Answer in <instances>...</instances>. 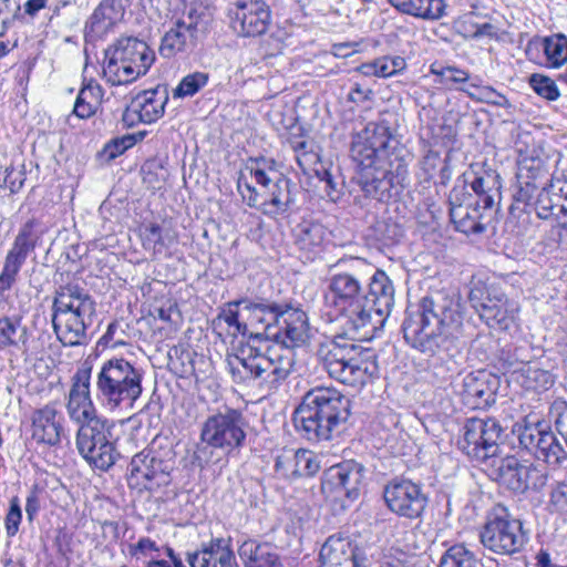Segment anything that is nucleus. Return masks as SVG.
Masks as SVG:
<instances>
[{
  "label": "nucleus",
  "mask_w": 567,
  "mask_h": 567,
  "mask_svg": "<svg viewBox=\"0 0 567 567\" xmlns=\"http://www.w3.org/2000/svg\"><path fill=\"white\" fill-rule=\"evenodd\" d=\"M328 279L326 305L342 317L344 334L372 339L384 326L394 306L392 280L362 258H342Z\"/></svg>",
  "instance_id": "obj_1"
},
{
  "label": "nucleus",
  "mask_w": 567,
  "mask_h": 567,
  "mask_svg": "<svg viewBox=\"0 0 567 567\" xmlns=\"http://www.w3.org/2000/svg\"><path fill=\"white\" fill-rule=\"evenodd\" d=\"M350 156L365 196L383 202L406 174L408 151L385 121L370 122L352 135Z\"/></svg>",
  "instance_id": "obj_2"
},
{
  "label": "nucleus",
  "mask_w": 567,
  "mask_h": 567,
  "mask_svg": "<svg viewBox=\"0 0 567 567\" xmlns=\"http://www.w3.org/2000/svg\"><path fill=\"white\" fill-rule=\"evenodd\" d=\"M351 415V401L336 388L309 390L292 414L296 431L312 442L330 441L340 435Z\"/></svg>",
  "instance_id": "obj_3"
},
{
  "label": "nucleus",
  "mask_w": 567,
  "mask_h": 567,
  "mask_svg": "<svg viewBox=\"0 0 567 567\" xmlns=\"http://www.w3.org/2000/svg\"><path fill=\"white\" fill-rule=\"evenodd\" d=\"M231 380L239 385L258 388L264 395L278 390L295 365V353L289 348L271 346L266 353L251 347L226 354Z\"/></svg>",
  "instance_id": "obj_4"
},
{
  "label": "nucleus",
  "mask_w": 567,
  "mask_h": 567,
  "mask_svg": "<svg viewBox=\"0 0 567 567\" xmlns=\"http://www.w3.org/2000/svg\"><path fill=\"white\" fill-rule=\"evenodd\" d=\"M248 321L256 330L255 338L272 340L281 348L301 347L310 339V326L305 311L287 303L260 300L244 301Z\"/></svg>",
  "instance_id": "obj_5"
},
{
  "label": "nucleus",
  "mask_w": 567,
  "mask_h": 567,
  "mask_svg": "<svg viewBox=\"0 0 567 567\" xmlns=\"http://www.w3.org/2000/svg\"><path fill=\"white\" fill-rule=\"evenodd\" d=\"M338 336L319 346L317 355L331 379L360 388L372 381L379 372L375 355L354 343L350 336Z\"/></svg>",
  "instance_id": "obj_6"
},
{
  "label": "nucleus",
  "mask_w": 567,
  "mask_h": 567,
  "mask_svg": "<svg viewBox=\"0 0 567 567\" xmlns=\"http://www.w3.org/2000/svg\"><path fill=\"white\" fill-rule=\"evenodd\" d=\"M144 372L122 357L103 361L94 378L96 400L106 410L132 411L143 393Z\"/></svg>",
  "instance_id": "obj_7"
},
{
  "label": "nucleus",
  "mask_w": 567,
  "mask_h": 567,
  "mask_svg": "<svg viewBox=\"0 0 567 567\" xmlns=\"http://www.w3.org/2000/svg\"><path fill=\"white\" fill-rule=\"evenodd\" d=\"M95 313L96 303L83 288L72 284L59 287L51 318L58 340L65 347L85 343Z\"/></svg>",
  "instance_id": "obj_8"
},
{
  "label": "nucleus",
  "mask_w": 567,
  "mask_h": 567,
  "mask_svg": "<svg viewBox=\"0 0 567 567\" xmlns=\"http://www.w3.org/2000/svg\"><path fill=\"white\" fill-rule=\"evenodd\" d=\"M246 171L249 172L256 184L262 188V192H260L262 197L258 209L271 216L284 214L289 209L293 202L291 196L292 183L277 169L275 159L266 157L249 158Z\"/></svg>",
  "instance_id": "obj_9"
},
{
  "label": "nucleus",
  "mask_w": 567,
  "mask_h": 567,
  "mask_svg": "<svg viewBox=\"0 0 567 567\" xmlns=\"http://www.w3.org/2000/svg\"><path fill=\"white\" fill-rule=\"evenodd\" d=\"M113 431L114 423L104 416L79 426L75 445L79 454L91 466L107 471L120 457Z\"/></svg>",
  "instance_id": "obj_10"
},
{
  "label": "nucleus",
  "mask_w": 567,
  "mask_h": 567,
  "mask_svg": "<svg viewBox=\"0 0 567 567\" xmlns=\"http://www.w3.org/2000/svg\"><path fill=\"white\" fill-rule=\"evenodd\" d=\"M480 539L493 553L513 555L523 549L528 537L522 522L512 517L505 507L497 505L488 513Z\"/></svg>",
  "instance_id": "obj_11"
},
{
  "label": "nucleus",
  "mask_w": 567,
  "mask_h": 567,
  "mask_svg": "<svg viewBox=\"0 0 567 567\" xmlns=\"http://www.w3.org/2000/svg\"><path fill=\"white\" fill-rule=\"evenodd\" d=\"M247 427L248 422L240 410L225 408L205 420L202 425L200 440L207 446L230 454L244 446Z\"/></svg>",
  "instance_id": "obj_12"
},
{
  "label": "nucleus",
  "mask_w": 567,
  "mask_h": 567,
  "mask_svg": "<svg viewBox=\"0 0 567 567\" xmlns=\"http://www.w3.org/2000/svg\"><path fill=\"white\" fill-rule=\"evenodd\" d=\"M174 467L175 457L172 450L145 449L131 460L128 485L138 491H154L169 484Z\"/></svg>",
  "instance_id": "obj_13"
},
{
  "label": "nucleus",
  "mask_w": 567,
  "mask_h": 567,
  "mask_svg": "<svg viewBox=\"0 0 567 567\" xmlns=\"http://www.w3.org/2000/svg\"><path fill=\"white\" fill-rule=\"evenodd\" d=\"M503 427L496 419H468L457 441L460 450L470 458L492 468L493 460H499V440Z\"/></svg>",
  "instance_id": "obj_14"
},
{
  "label": "nucleus",
  "mask_w": 567,
  "mask_h": 567,
  "mask_svg": "<svg viewBox=\"0 0 567 567\" xmlns=\"http://www.w3.org/2000/svg\"><path fill=\"white\" fill-rule=\"evenodd\" d=\"M427 312H431L439 326V332L427 336V346H436L439 352L447 355L455 349L462 326V306L460 299L453 293L433 291L427 296Z\"/></svg>",
  "instance_id": "obj_15"
},
{
  "label": "nucleus",
  "mask_w": 567,
  "mask_h": 567,
  "mask_svg": "<svg viewBox=\"0 0 567 567\" xmlns=\"http://www.w3.org/2000/svg\"><path fill=\"white\" fill-rule=\"evenodd\" d=\"M492 475L501 484L516 493L538 491L547 483V473L532 463H522L516 456L507 455L493 460Z\"/></svg>",
  "instance_id": "obj_16"
},
{
  "label": "nucleus",
  "mask_w": 567,
  "mask_h": 567,
  "mask_svg": "<svg viewBox=\"0 0 567 567\" xmlns=\"http://www.w3.org/2000/svg\"><path fill=\"white\" fill-rule=\"evenodd\" d=\"M518 441L522 447L550 466H559L567 458V452L544 421L519 425Z\"/></svg>",
  "instance_id": "obj_17"
},
{
  "label": "nucleus",
  "mask_w": 567,
  "mask_h": 567,
  "mask_svg": "<svg viewBox=\"0 0 567 567\" xmlns=\"http://www.w3.org/2000/svg\"><path fill=\"white\" fill-rule=\"evenodd\" d=\"M206 34L205 21L189 14L177 19L165 32L159 45V54L172 59L178 54H190L203 41Z\"/></svg>",
  "instance_id": "obj_18"
},
{
  "label": "nucleus",
  "mask_w": 567,
  "mask_h": 567,
  "mask_svg": "<svg viewBox=\"0 0 567 567\" xmlns=\"http://www.w3.org/2000/svg\"><path fill=\"white\" fill-rule=\"evenodd\" d=\"M91 374L92 364L85 361L71 377L65 409L70 420L79 426L102 417L97 414L91 396Z\"/></svg>",
  "instance_id": "obj_19"
},
{
  "label": "nucleus",
  "mask_w": 567,
  "mask_h": 567,
  "mask_svg": "<svg viewBox=\"0 0 567 567\" xmlns=\"http://www.w3.org/2000/svg\"><path fill=\"white\" fill-rule=\"evenodd\" d=\"M363 477L362 464L353 460L341 462L324 472L321 484L322 492L334 499L344 496L348 501L353 502L360 495Z\"/></svg>",
  "instance_id": "obj_20"
},
{
  "label": "nucleus",
  "mask_w": 567,
  "mask_h": 567,
  "mask_svg": "<svg viewBox=\"0 0 567 567\" xmlns=\"http://www.w3.org/2000/svg\"><path fill=\"white\" fill-rule=\"evenodd\" d=\"M388 507L409 518L419 517L425 509V496L422 485L410 480H393L383 491Z\"/></svg>",
  "instance_id": "obj_21"
},
{
  "label": "nucleus",
  "mask_w": 567,
  "mask_h": 567,
  "mask_svg": "<svg viewBox=\"0 0 567 567\" xmlns=\"http://www.w3.org/2000/svg\"><path fill=\"white\" fill-rule=\"evenodd\" d=\"M369 558L363 548L353 545L341 533L329 536L319 551V567H368Z\"/></svg>",
  "instance_id": "obj_22"
},
{
  "label": "nucleus",
  "mask_w": 567,
  "mask_h": 567,
  "mask_svg": "<svg viewBox=\"0 0 567 567\" xmlns=\"http://www.w3.org/2000/svg\"><path fill=\"white\" fill-rule=\"evenodd\" d=\"M235 30L243 37L264 34L271 21V11L265 0H238L234 10Z\"/></svg>",
  "instance_id": "obj_23"
},
{
  "label": "nucleus",
  "mask_w": 567,
  "mask_h": 567,
  "mask_svg": "<svg viewBox=\"0 0 567 567\" xmlns=\"http://www.w3.org/2000/svg\"><path fill=\"white\" fill-rule=\"evenodd\" d=\"M64 417L55 404L49 403L31 414V435L38 444L58 446L64 435Z\"/></svg>",
  "instance_id": "obj_24"
},
{
  "label": "nucleus",
  "mask_w": 567,
  "mask_h": 567,
  "mask_svg": "<svg viewBox=\"0 0 567 567\" xmlns=\"http://www.w3.org/2000/svg\"><path fill=\"white\" fill-rule=\"evenodd\" d=\"M460 395L468 409H486L495 402V379L485 371L470 373L463 379Z\"/></svg>",
  "instance_id": "obj_25"
},
{
  "label": "nucleus",
  "mask_w": 567,
  "mask_h": 567,
  "mask_svg": "<svg viewBox=\"0 0 567 567\" xmlns=\"http://www.w3.org/2000/svg\"><path fill=\"white\" fill-rule=\"evenodd\" d=\"M464 186L454 187L449 197V217L454 224L455 229L470 234H482L485 230V225L482 223L483 214L481 206L476 204H463L460 202V196H464Z\"/></svg>",
  "instance_id": "obj_26"
},
{
  "label": "nucleus",
  "mask_w": 567,
  "mask_h": 567,
  "mask_svg": "<svg viewBox=\"0 0 567 567\" xmlns=\"http://www.w3.org/2000/svg\"><path fill=\"white\" fill-rule=\"evenodd\" d=\"M140 237L142 246L153 256H159L167 252L178 239L177 230L169 219H163L159 223L151 221L140 227Z\"/></svg>",
  "instance_id": "obj_27"
},
{
  "label": "nucleus",
  "mask_w": 567,
  "mask_h": 567,
  "mask_svg": "<svg viewBox=\"0 0 567 567\" xmlns=\"http://www.w3.org/2000/svg\"><path fill=\"white\" fill-rule=\"evenodd\" d=\"M190 567H238L229 540L214 538L202 549L188 555Z\"/></svg>",
  "instance_id": "obj_28"
},
{
  "label": "nucleus",
  "mask_w": 567,
  "mask_h": 567,
  "mask_svg": "<svg viewBox=\"0 0 567 567\" xmlns=\"http://www.w3.org/2000/svg\"><path fill=\"white\" fill-rule=\"evenodd\" d=\"M114 48L122 54L126 62L140 71V78L145 75L155 61V53L143 40L134 37L121 38Z\"/></svg>",
  "instance_id": "obj_29"
},
{
  "label": "nucleus",
  "mask_w": 567,
  "mask_h": 567,
  "mask_svg": "<svg viewBox=\"0 0 567 567\" xmlns=\"http://www.w3.org/2000/svg\"><path fill=\"white\" fill-rule=\"evenodd\" d=\"M425 297L417 300L414 307L411 303L405 311V319L402 324L403 338L405 342L421 353L425 349Z\"/></svg>",
  "instance_id": "obj_30"
},
{
  "label": "nucleus",
  "mask_w": 567,
  "mask_h": 567,
  "mask_svg": "<svg viewBox=\"0 0 567 567\" xmlns=\"http://www.w3.org/2000/svg\"><path fill=\"white\" fill-rule=\"evenodd\" d=\"M167 100L165 91L146 90L137 94L130 110L137 114L141 122L151 124L163 116Z\"/></svg>",
  "instance_id": "obj_31"
},
{
  "label": "nucleus",
  "mask_w": 567,
  "mask_h": 567,
  "mask_svg": "<svg viewBox=\"0 0 567 567\" xmlns=\"http://www.w3.org/2000/svg\"><path fill=\"white\" fill-rule=\"evenodd\" d=\"M238 555L245 567H281L276 548L269 543L245 540L238 548Z\"/></svg>",
  "instance_id": "obj_32"
},
{
  "label": "nucleus",
  "mask_w": 567,
  "mask_h": 567,
  "mask_svg": "<svg viewBox=\"0 0 567 567\" xmlns=\"http://www.w3.org/2000/svg\"><path fill=\"white\" fill-rule=\"evenodd\" d=\"M501 187V177L493 169H484L471 181V188L478 197L475 204L485 210L498 204Z\"/></svg>",
  "instance_id": "obj_33"
},
{
  "label": "nucleus",
  "mask_w": 567,
  "mask_h": 567,
  "mask_svg": "<svg viewBox=\"0 0 567 567\" xmlns=\"http://www.w3.org/2000/svg\"><path fill=\"white\" fill-rule=\"evenodd\" d=\"M478 316L489 328L506 331L514 324L515 309L504 296L487 297Z\"/></svg>",
  "instance_id": "obj_34"
},
{
  "label": "nucleus",
  "mask_w": 567,
  "mask_h": 567,
  "mask_svg": "<svg viewBox=\"0 0 567 567\" xmlns=\"http://www.w3.org/2000/svg\"><path fill=\"white\" fill-rule=\"evenodd\" d=\"M103 76L111 85H125L136 81L140 78V71L135 73L134 68L113 45L105 51Z\"/></svg>",
  "instance_id": "obj_35"
},
{
  "label": "nucleus",
  "mask_w": 567,
  "mask_h": 567,
  "mask_svg": "<svg viewBox=\"0 0 567 567\" xmlns=\"http://www.w3.org/2000/svg\"><path fill=\"white\" fill-rule=\"evenodd\" d=\"M39 240V235L34 230V221L28 220L19 229L14 238L12 247L6 256V261L22 268L28 256L34 251Z\"/></svg>",
  "instance_id": "obj_36"
},
{
  "label": "nucleus",
  "mask_w": 567,
  "mask_h": 567,
  "mask_svg": "<svg viewBox=\"0 0 567 567\" xmlns=\"http://www.w3.org/2000/svg\"><path fill=\"white\" fill-rule=\"evenodd\" d=\"M125 14L123 0H102L91 16L92 29L105 32L122 21Z\"/></svg>",
  "instance_id": "obj_37"
},
{
  "label": "nucleus",
  "mask_w": 567,
  "mask_h": 567,
  "mask_svg": "<svg viewBox=\"0 0 567 567\" xmlns=\"http://www.w3.org/2000/svg\"><path fill=\"white\" fill-rule=\"evenodd\" d=\"M326 236L324 227L319 223L303 220L295 228L296 245L300 250L316 252L320 249Z\"/></svg>",
  "instance_id": "obj_38"
},
{
  "label": "nucleus",
  "mask_w": 567,
  "mask_h": 567,
  "mask_svg": "<svg viewBox=\"0 0 567 567\" xmlns=\"http://www.w3.org/2000/svg\"><path fill=\"white\" fill-rule=\"evenodd\" d=\"M103 97V90L100 84L90 82L83 86L75 100L73 113L80 118L92 116Z\"/></svg>",
  "instance_id": "obj_39"
},
{
  "label": "nucleus",
  "mask_w": 567,
  "mask_h": 567,
  "mask_svg": "<svg viewBox=\"0 0 567 567\" xmlns=\"http://www.w3.org/2000/svg\"><path fill=\"white\" fill-rule=\"evenodd\" d=\"M369 237L383 247H391L401 240L403 229L391 218H380L369 228Z\"/></svg>",
  "instance_id": "obj_40"
},
{
  "label": "nucleus",
  "mask_w": 567,
  "mask_h": 567,
  "mask_svg": "<svg viewBox=\"0 0 567 567\" xmlns=\"http://www.w3.org/2000/svg\"><path fill=\"white\" fill-rule=\"evenodd\" d=\"M548 172L539 158H525L518 165L517 183L542 188L547 184Z\"/></svg>",
  "instance_id": "obj_41"
},
{
  "label": "nucleus",
  "mask_w": 567,
  "mask_h": 567,
  "mask_svg": "<svg viewBox=\"0 0 567 567\" xmlns=\"http://www.w3.org/2000/svg\"><path fill=\"white\" fill-rule=\"evenodd\" d=\"M244 301H247V298L227 302L214 320V324L220 326L221 322L226 323L229 329L228 333L233 337H237L238 334H246L248 330V323L239 321L238 311L239 307L244 309Z\"/></svg>",
  "instance_id": "obj_42"
},
{
  "label": "nucleus",
  "mask_w": 567,
  "mask_h": 567,
  "mask_svg": "<svg viewBox=\"0 0 567 567\" xmlns=\"http://www.w3.org/2000/svg\"><path fill=\"white\" fill-rule=\"evenodd\" d=\"M546 65L559 68L567 61V37L564 34H554L542 40L540 43Z\"/></svg>",
  "instance_id": "obj_43"
},
{
  "label": "nucleus",
  "mask_w": 567,
  "mask_h": 567,
  "mask_svg": "<svg viewBox=\"0 0 567 567\" xmlns=\"http://www.w3.org/2000/svg\"><path fill=\"white\" fill-rule=\"evenodd\" d=\"M522 378L523 385L526 389L537 392L546 391L555 383L554 375L548 370L542 369L536 364L524 367Z\"/></svg>",
  "instance_id": "obj_44"
},
{
  "label": "nucleus",
  "mask_w": 567,
  "mask_h": 567,
  "mask_svg": "<svg viewBox=\"0 0 567 567\" xmlns=\"http://www.w3.org/2000/svg\"><path fill=\"white\" fill-rule=\"evenodd\" d=\"M287 143L295 153L298 166L303 173H307L311 164L318 161V155L313 152L312 143L301 136H290Z\"/></svg>",
  "instance_id": "obj_45"
},
{
  "label": "nucleus",
  "mask_w": 567,
  "mask_h": 567,
  "mask_svg": "<svg viewBox=\"0 0 567 567\" xmlns=\"http://www.w3.org/2000/svg\"><path fill=\"white\" fill-rule=\"evenodd\" d=\"M474 554L463 545H454L441 557L439 567H476Z\"/></svg>",
  "instance_id": "obj_46"
},
{
  "label": "nucleus",
  "mask_w": 567,
  "mask_h": 567,
  "mask_svg": "<svg viewBox=\"0 0 567 567\" xmlns=\"http://www.w3.org/2000/svg\"><path fill=\"white\" fill-rule=\"evenodd\" d=\"M209 74L196 71L185 75L173 91L174 97H190L207 85Z\"/></svg>",
  "instance_id": "obj_47"
},
{
  "label": "nucleus",
  "mask_w": 567,
  "mask_h": 567,
  "mask_svg": "<svg viewBox=\"0 0 567 567\" xmlns=\"http://www.w3.org/2000/svg\"><path fill=\"white\" fill-rule=\"evenodd\" d=\"M297 455L296 450L285 449L282 450L275 460L276 473L287 480L297 478Z\"/></svg>",
  "instance_id": "obj_48"
},
{
  "label": "nucleus",
  "mask_w": 567,
  "mask_h": 567,
  "mask_svg": "<svg viewBox=\"0 0 567 567\" xmlns=\"http://www.w3.org/2000/svg\"><path fill=\"white\" fill-rule=\"evenodd\" d=\"M529 85L542 97L548 101H556L559 96L557 84L550 78L534 73L529 78Z\"/></svg>",
  "instance_id": "obj_49"
},
{
  "label": "nucleus",
  "mask_w": 567,
  "mask_h": 567,
  "mask_svg": "<svg viewBox=\"0 0 567 567\" xmlns=\"http://www.w3.org/2000/svg\"><path fill=\"white\" fill-rule=\"evenodd\" d=\"M297 477H310L320 470V463L313 452L309 450H296Z\"/></svg>",
  "instance_id": "obj_50"
},
{
  "label": "nucleus",
  "mask_w": 567,
  "mask_h": 567,
  "mask_svg": "<svg viewBox=\"0 0 567 567\" xmlns=\"http://www.w3.org/2000/svg\"><path fill=\"white\" fill-rule=\"evenodd\" d=\"M539 189L535 205L538 217L545 219L549 217L555 206L560 207V200L554 196L550 183Z\"/></svg>",
  "instance_id": "obj_51"
},
{
  "label": "nucleus",
  "mask_w": 567,
  "mask_h": 567,
  "mask_svg": "<svg viewBox=\"0 0 567 567\" xmlns=\"http://www.w3.org/2000/svg\"><path fill=\"white\" fill-rule=\"evenodd\" d=\"M20 320L9 317L0 318V350L17 344Z\"/></svg>",
  "instance_id": "obj_52"
},
{
  "label": "nucleus",
  "mask_w": 567,
  "mask_h": 567,
  "mask_svg": "<svg viewBox=\"0 0 567 567\" xmlns=\"http://www.w3.org/2000/svg\"><path fill=\"white\" fill-rule=\"evenodd\" d=\"M237 190L241 195L243 200L251 208L260 206L261 193L251 186L244 172H240L237 179Z\"/></svg>",
  "instance_id": "obj_53"
},
{
  "label": "nucleus",
  "mask_w": 567,
  "mask_h": 567,
  "mask_svg": "<svg viewBox=\"0 0 567 567\" xmlns=\"http://www.w3.org/2000/svg\"><path fill=\"white\" fill-rule=\"evenodd\" d=\"M430 71L432 74L436 75L440 79L439 82L445 86H450L453 83H463L468 79V74L465 71L451 66L437 70L435 64H432Z\"/></svg>",
  "instance_id": "obj_54"
},
{
  "label": "nucleus",
  "mask_w": 567,
  "mask_h": 567,
  "mask_svg": "<svg viewBox=\"0 0 567 567\" xmlns=\"http://www.w3.org/2000/svg\"><path fill=\"white\" fill-rule=\"evenodd\" d=\"M549 415L554 421L555 427L558 433L567 439V402L556 400L550 405Z\"/></svg>",
  "instance_id": "obj_55"
},
{
  "label": "nucleus",
  "mask_w": 567,
  "mask_h": 567,
  "mask_svg": "<svg viewBox=\"0 0 567 567\" xmlns=\"http://www.w3.org/2000/svg\"><path fill=\"white\" fill-rule=\"evenodd\" d=\"M0 179L3 181L0 183V188L8 187L12 194H16L22 188L25 177L22 171L9 166L3 171L0 168Z\"/></svg>",
  "instance_id": "obj_56"
},
{
  "label": "nucleus",
  "mask_w": 567,
  "mask_h": 567,
  "mask_svg": "<svg viewBox=\"0 0 567 567\" xmlns=\"http://www.w3.org/2000/svg\"><path fill=\"white\" fill-rule=\"evenodd\" d=\"M22 519V512L18 496L10 499V508L6 516V532L9 537H13L18 530Z\"/></svg>",
  "instance_id": "obj_57"
},
{
  "label": "nucleus",
  "mask_w": 567,
  "mask_h": 567,
  "mask_svg": "<svg viewBox=\"0 0 567 567\" xmlns=\"http://www.w3.org/2000/svg\"><path fill=\"white\" fill-rule=\"evenodd\" d=\"M362 69L364 74L382 78H389L398 73V70H391L389 56L377 59L373 63H365Z\"/></svg>",
  "instance_id": "obj_58"
},
{
  "label": "nucleus",
  "mask_w": 567,
  "mask_h": 567,
  "mask_svg": "<svg viewBox=\"0 0 567 567\" xmlns=\"http://www.w3.org/2000/svg\"><path fill=\"white\" fill-rule=\"evenodd\" d=\"M20 267L12 265L4 260L3 268L0 272V297L3 298L6 292H8L17 281V277Z\"/></svg>",
  "instance_id": "obj_59"
},
{
  "label": "nucleus",
  "mask_w": 567,
  "mask_h": 567,
  "mask_svg": "<svg viewBox=\"0 0 567 567\" xmlns=\"http://www.w3.org/2000/svg\"><path fill=\"white\" fill-rule=\"evenodd\" d=\"M549 506L553 512L567 513V483H558L553 487Z\"/></svg>",
  "instance_id": "obj_60"
},
{
  "label": "nucleus",
  "mask_w": 567,
  "mask_h": 567,
  "mask_svg": "<svg viewBox=\"0 0 567 567\" xmlns=\"http://www.w3.org/2000/svg\"><path fill=\"white\" fill-rule=\"evenodd\" d=\"M485 286L481 281L472 280L467 298L477 313L481 312V308L484 305H487V298L485 297Z\"/></svg>",
  "instance_id": "obj_61"
},
{
  "label": "nucleus",
  "mask_w": 567,
  "mask_h": 567,
  "mask_svg": "<svg viewBox=\"0 0 567 567\" xmlns=\"http://www.w3.org/2000/svg\"><path fill=\"white\" fill-rule=\"evenodd\" d=\"M431 215L435 226L431 227L430 233L427 231V241L431 240L433 244H437V248L433 250V254H440L447 246L450 238L441 230L442 224L437 221L440 217L434 212H431Z\"/></svg>",
  "instance_id": "obj_62"
},
{
  "label": "nucleus",
  "mask_w": 567,
  "mask_h": 567,
  "mask_svg": "<svg viewBox=\"0 0 567 567\" xmlns=\"http://www.w3.org/2000/svg\"><path fill=\"white\" fill-rule=\"evenodd\" d=\"M550 187L554 196L560 203L567 200V174L565 172H555L551 175Z\"/></svg>",
  "instance_id": "obj_63"
},
{
  "label": "nucleus",
  "mask_w": 567,
  "mask_h": 567,
  "mask_svg": "<svg viewBox=\"0 0 567 567\" xmlns=\"http://www.w3.org/2000/svg\"><path fill=\"white\" fill-rule=\"evenodd\" d=\"M424 0H404L400 2L398 9L404 13L420 18H425Z\"/></svg>",
  "instance_id": "obj_64"
}]
</instances>
